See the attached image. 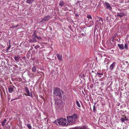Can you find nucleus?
<instances>
[{
  "instance_id": "f257e3e1",
  "label": "nucleus",
  "mask_w": 129,
  "mask_h": 129,
  "mask_svg": "<svg viewBox=\"0 0 129 129\" xmlns=\"http://www.w3.org/2000/svg\"><path fill=\"white\" fill-rule=\"evenodd\" d=\"M77 117L78 116L76 114H74L72 116H67V121L68 125L74 123L77 119Z\"/></svg>"
},
{
  "instance_id": "f03ea898",
  "label": "nucleus",
  "mask_w": 129,
  "mask_h": 129,
  "mask_svg": "<svg viewBox=\"0 0 129 129\" xmlns=\"http://www.w3.org/2000/svg\"><path fill=\"white\" fill-rule=\"evenodd\" d=\"M63 92L62 90H61L60 88L56 87L54 90L53 93L55 96H58L59 97L61 98L62 95L63 94Z\"/></svg>"
},
{
  "instance_id": "7ed1b4c3",
  "label": "nucleus",
  "mask_w": 129,
  "mask_h": 129,
  "mask_svg": "<svg viewBox=\"0 0 129 129\" xmlns=\"http://www.w3.org/2000/svg\"><path fill=\"white\" fill-rule=\"evenodd\" d=\"M56 122L59 125L62 126H64L68 125L67 120L65 119L62 118H59L56 120Z\"/></svg>"
},
{
  "instance_id": "20e7f679",
  "label": "nucleus",
  "mask_w": 129,
  "mask_h": 129,
  "mask_svg": "<svg viewBox=\"0 0 129 129\" xmlns=\"http://www.w3.org/2000/svg\"><path fill=\"white\" fill-rule=\"evenodd\" d=\"M51 18V16L49 15H47L45 16L42 20L41 22H45L50 19Z\"/></svg>"
},
{
  "instance_id": "39448f33",
  "label": "nucleus",
  "mask_w": 129,
  "mask_h": 129,
  "mask_svg": "<svg viewBox=\"0 0 129 129\" xmlns=\"http://www.w3.org/2000/svg\"><path fill=\"white\" fill-rule=\"evenodd\" d=\"M15 86L13 85H10L8 88L9 92L10 93H11L14 91V89Z\"/></svg>"
},
{
  "instance_id": "423d86ee",
  "label": "nucleus",
  "mask_w": 129,
  "mask_h": 129,
  "mask_svg": "<svg viewBox=\"0 0 129 129\" xmlns=\"http://www.w3.org/2000/svg\"><path fill=\"white\" fill-rule=\"evenodd\" d=\"M116 63L115 62H114L110 65V69L111 70H113L115 66Z\"/></svg>"
},
{
  "instance_id": "0eeeda50",
  "label": "nucleus",
  "mask_w": 129,
  "mask_h": 129,
  "mask_svg": "<svg viewBox=\"0 0 129 129\" xmlns=\"http://www.w3.org/2000/svg\"><path fill=\"white\" fill-rule=\"evenodd\" d=\"M105 3L107 8L110 10H111L112 9V8L110 6V4L107 2H106Z\"/></svg>"
},
{
  "instance_id": "6e6552de",
  "label": "nucleus",
  "mask_w": 129,
  "mask_h": 129,
  "mask_svg": "<svg viewBox=\"0 0 129 129\" xmlns=\"http://www.w3.org/2000/svg\"><path fill=\"white\" fill-rule=\"evenodd\" d=\"M58 59L60 61H61L62 60V57L61 55H60L59 54H56Z\"/></svg>"
},
{
  "instance_id": "1a4fd4ad",
  "label": "nucleus",
  "mask_w": 129,
  "mask_h": 129,
  "mask_svg": "<svg viewBox=\"0 0 129 129\" xmlns=\"http://www.w3.org/2000/svg\"><path fill=\"white\" fill-rule=\"evenodd\" d=\"M7 121V120L6 119H5L4 120L1 122V124L3 126H4L5 124L6 123Z\"/></svg>"
},
{
  "instance_id": "9d476101",
  "label": "nucleus",
  "mask_w": 129,
  "mask_h": 129,
  "mask_svg": "<svg viewBox=\"0 0 129 129\" xmlns=\"http://www.w3.org/2000/svg\"><path fill=\"white\" fill-rule=\"evenodd\" d=\"M117 15L118 16L122 17L124 16V14L123 13H117Z\"/></svg>"
},
{
  "instance_id": "9b49d317",
  "label": "nucleus",
  "mask_w": 129,
  "mask_h": 129,
  "mask_svg": "<svg viewBox=\"0 0 129 129\" xmlns=\"http://www.w3.org/2000/svg\"><path fill=\"white\" fill-rule=\"evenodd\" d=\"M24 89L25 90L26 92V93L27 94V95L28 96H29L30 92L28 88L27 87H26Z\"/></svg>"
},
{
  "instance_id": "f8f14e48",
  "label": "nucleus",
  "mask_w": 129,
  "mask_h": 129,
  "mask_svg": "<svg viewBox=\"0 0 129 129\" xmlns=\"http://www.w3.org/2000/svg\"><path fill=\"white\" fill-rule=\"evenodd\" d=\"M118 46L120 49H124L123 45L122 44H118Z\"/></svg>"
},
{
  "instance_id": "ddd939ff",
  "label": "nucleus",
  "mask_w": 129,
  "mask_h": 129,
  "mask_svg": "<svg viewBox=\"0 0 129 129\" xmlns=\"http://www.w3.org/2000/svg\"><path fill=\"white\" fill-rule=\"evenodd\" d=\"M20 57L19 56H15L14 57L15 60L17 62H18L19 61V59L20 58Z\"/></svg>"
},
{
  "instance_id": "4468645a",
  "label": "nucleus",
  "mask_w": 129,
  "mask_h": 129,
  "mask_svg": "<svg viewBox=\"0 0 129 129\" xmlns=\"http://www.w3.org/2000/svg\"><path fill=\"white\" fill-rule=\"evenodd\" d=\"M73 129H89L87 128L85 126H83L81 128H78L77 127H75L74 128H73Z\"/></svg>"
},
{
  "instance_id": "2eb2a0df",
  "label": "nucleus",
  "mask_w": 129,
  "mask_h": 129,
  "mask_svg": "<svg viewBox=\"0 0 129 129\" xmlns=\"http://www.w3.org/2000/svg\"><path fill=\"white\" fill-rule=\"evenodd\" d=\"M32 71L33 72H35L36 70V67L35 66H34L32 69Z\"/></svg>"
},
{
  "instance_id": "dca6fc26",
  "label": "nucleus",
  "mask_w": 129,
  "mask_h": 129,
  "mask_svg": "<svg viewBox=\"0 0 129 129\" xmlns=\"http://www.w3.org/2000/svg\"><path fill=\"white\" fill-rule=\"evenodd\" d=\"M34 0H27L26 2L28 4H31L33 2Z\"/></svg>"
},
{
  "instance_id": "f3484780",
  "label": "nucleus",
  "mask_w": 129,
  "mask_h": 129,
  "mask_svg": "<svg viewBox=\"0 0 129 129\" xmlns=\"http://www.w3.org/2000/svg\"><path fill=\"white\" fill-rule=\"evenodd\" d=\"M64 2L63 1H61L60 2L59 4V5L61 6L62 7L64 4Z\"/></svg>"
},
{
  "instance_id": "a211bd4d",
  "label": "nucleus",
  "mask_w": 129,
  "mask_h": 129,
  "mask_svg": "<svg viewBox=\"0 0 129 129\" xmlns=\"http://www.w3.org/2000/svg\"><path fill=\"white\" fill-rule=\"evenodd\" d=\"M128 119L125 117L124 118H122L121 119V120L122 122H124V121H127Z\"/></svg>"
},
{
  "instance_id": "6ab92c4d",
  "label": "nucleus",
  "mask_w": 129,
  "mask_h": 129,
  "mask_svg": "<svg viewBox=\"0 0 129 129\" xmlns=\"http://www.w3.org/2000/svg\"><path fill=\"white\" fill-rule=\"evenodd\" d=\"M60 101L61 102V101L60 100H56V101H55V104H57V105H59Z\"/></svg>"
},
{
  "instance_id": "aec40b11",
  "label": "nucleus",
  "mask_w": 129,
  "mask_h": 129,
  "mask_svg": "<svg viewBox=\"0 0 129 129\" xmlns=\"http://www.w3.org/2000/svg\"><path fill=\"white\" fill-rule=\"evenodd\" d=\"M58 69L57 68H56L55 70L54 71V72H55V73L54 74H55L56 75L58 74Z\"/></svg>"
},
{
  "instance_id": "412c9836",
  "label": "nucleus",
  "mask_w": 129,
  "mask_h": 129,
  "mask_svg": "<svg viewBox=\"0 0 129 129\" xmlns=\"http://www.w3.org/2000/svg\"><path fill=\"white\" fill-rule=\"evenodd\" d=\"M76 104L77 105L78 107H79V108H80L81 107V106H80L78 101H76Z\"/></svg>"
},
{
  "instance_id": "4be33fe9",
  "label": "nucleus",
  "mask_w": 129,
  "mask_h": 129,
  "mask_svg": "<svg viewBox=\"0 0 129 129\" xmlns=\"http://www.w3.org/2000/svg\"><path fill=\"white\" fill-rule=\"evenodd\" d=\"M40 45L42 46V47H41V48H42L43 47H44V45L45 44V43H40Z\"/></svg>"
},
{
  "instance_id": "5701e85b",
  "label": "nucleus",
  "mask_w": 129,
  "mask_h": 129,
  "mask_svg": "<svg viewBox=\"0 0 129 129\" xmlns=\"http://www.w3.org/2000/svg\"><path fill=\"white\" fill-rule=\"evenodd\" d=\"M87 18L88 19H92V17H91V15H90V14H89V15H87Z\"/></svg>"
},
{
  "instance_id": "b1692460",
  "label": "nucleus",
  "mask_w": 129,
  "mask_h": 129,
  "mask_svg": "<svg viewBox=\"0 0 129 129\" xmlns=\"http://www.w3.org/2000/svg\"><path fill=\"white\" fill-rule=\"evenodd\" d=\"M27 127L29 129H31V125H30V124H27Z\"/></svg>"
},
{
  "instance_id": "393cba45",
  "label": "nucleus",
  "mask_w": 129,
  "mask_h": 129,
  "mask_svg": "<svg viewBox=\"0 0 129 129\" xmlns=\"http://www.w3.org/2000/svg\"><path fill=\"white\" fill-rule=\"evenodd\" d=\"M40 46L38 45H36L34 47V48L36 49H37L38 48H40Z\"/></svg>"
},
{
  "instance_id": "a878e982",
  "label": "nucleus",
  "mask_w": 129,
  "mask_h": 129,
  "mask_svg": "<svg viewBox=\"0 0 129 129\" xmlns=\"http://www.w3.org/2000/svg\"><path fill=\"white\" fill-rule=\"evenodd\" d=\"M97 74L99 75H103V73H98V72H97ZM99 77H101V76H99Z\"/></svg>"
},
{
  "instance_id": "bb28decb",
  "label": "nucleus",
  "mask_w": 129,
  "mask_h": 129,
  "mask_svg": "<svg viewBox=\"0 0 129 129\" xmlns=\"http://www.w3.org/2000/svg\"><path fill=\"white\" fill-rule=\"evenodd\" d=\"M11 45H10L8 47L7 49L6 50V52H8V51L11 48Z\"/></svg>"
},
{
  "instance_id": "cd10ccee",
  "label": "nucleus",
  "mask_w": 129,
  "mask_h": 129,
  "mask_svg": "<svg viewBox=\"0 0 129 129\" xmlns=\"http://www.w3.org/2000/svg\"><path fill=\"white\" fill-rule=\"evenodd\" d=\"M124 48L126 50L128 49V45L126 44H125L124 46Z\"/></svg>"
},
{
  "instance_id": "c85d7f7f",
  "label": "nucleus",
  "mask_w": 129,
  "mask_h": 129,
  "mask_svg": "<svg viewBox=\"0 0 129 129\" xmlns=\"http://www.w3.org/2000/svg\"><path fill=\"white\" fill-rule=\"evenodd\" d=\"M32 36H33L36 38H37V36L36 35L35 32H34L33 33V34Z\"/></svg>"
},
{
  "instance_id": "c756f323",
  "label": "nucleus",
  "mask_w": 129,
  "mask_h": 129,
  "mask_svg": "<svg viewBox=\"0 0 129 129\" xmlns=\"http://www.w3.org/2000/svg\"><path fill=\"white\" fill-rule=\"evenodd\" d=\"M99 20H98L99 21H101L102 22H103V18H102L99 17Z\"/></svg>"
},
{
  "instance_id": "7c9ffc66",
  "label": "nucleus",
  "mask_w": 129,
  "mask_h": 129,
  "mask_svg": "<svg viewBox=\"0 0 129 129\" xmlns=\"http://www.w3.org/2000/svg\"><path fill=\"white\" fill-rule=\"evenodd\" d=\"M36 38L39 40L41 39H42V38L39 36H37Z\"/></svg>"
},
{
  "instance_id": "2f4dec72",
  "label": "nucleus",
  "mask_w": 129,
  "mask_h": 129,
  "mask_svg": "<svg viewBox=\"0 0 129 129\" xmlns=\"http://www.w3.org/2000/svg\"><path fill=\"white\" fill-rule=\"evenodd\" d=\"M33 40L34 42H37V40L36 39L34 38L33 39Z\"/></svg>"
},
{
  "instance_id": "473e14b6",
  "label": "nucleus",
  "mask_w": 129,
  "mask_h": 129,
  "mask_svg": "<svg viewBox=\"0 0 129 129\" xmlns=\"http://www.w3.org/2000/svg\"><path fill=\"white\" fill-rule=\"evenodd\" d=\"M95 110H96L95 107V105H94L93 106V111H94L95 112Z\"/></svg>"
},
{
  "instance_id": "72a5a7b5",
  "label": "nucleus",
  "mask_w": 129,
  "mask_h": 129,
  "mask_svg": "<svg viewBox=\"0 0 129 129\" xmlns=\"http://www.w3.org/2000/svg\"><path fill=\"white\" fill-rule=\"evenodd\" d=\"M86 34V33H85V34L82 33L81 34V35H82V36L83 37L85 36Z\"/></svg>"
},
{
  "instance_id": "f704fd0d",
  "label": "nucleus",
  "mask_w": 129,
  "mask_h": 129,
  "mask_svg": "<svg viewBox=\"0 0 129 129\" xmlns=\"http://www.w3.org/2000/svg\"><path fill=\"white\" fill-rule=\"evenodd\" d=\"M22 59L23 60H25L26 59V57L25 56H24L22 57Z\"/></svg>"
},
{
  "instance_id": "c9c22d12",
  "label": "nucleus",
  "mask_w": 129,
  "mask_h": 129,
  "mask_svg": "<svg viewBox=\"0 0 129 129\" xmlns=\"http://www.w3.org/2000/svg\"><path fill=\"white\" fill-rule=\"evenodd\" d=\"M29 42L30 43H33L34 42L33 41H32L31 40H30V41H29Z\"/></svg>"
},
{
  "instance_id": "e433bc0d",
  "label": "nucleus",
  "mask_w": 129,
  "mask_h": 129,
  "mask_svg": "<svg viewBox=\"0 0 129 129\" xmlns=\"http://www.w3.org/2000/svg\"><path fill=\"white\" fill-rule=\"evenodd\" d=\"M90 24V25H92L93 24V21H92L91 22Z\"/></svg>"
},
{
  "instance_id": "4c0bfd02",
  "label": "nucleus",
  "mask_w": 129,
  "mask_h": 129,
  "mask_svg": "<svg viewBox=\"0 0 129 129\" xmlns=\"http://www.w3.org/2000/svg\"><path fill=\"white\" fill-rule=\"evenodd\" d=\"M16 99H17L16 98V99H13L12 100V101H13L14 100H16Z\"/></svg>"
},
{
  "instance_id": "58836bf2",
  "label": "nucleus",
  "mask_w": 129,
  "mask_h": 129,
  "mask_svg": "<svg viewBox=\"0 0 129 129\" xmlns=\"http://www.w3.org/2000/svg\"><path fill=\"white\" fill-rule=\"evenodd\" d=\"M18 26V25H16V26H14V28L17 27Z\"/></svg>"
},
{
  "instance_id": "ea45409f",
  "label": "nucleus",
  "mask_w": 129,
  "mask_h": 129,
  "mask_svg": "<svg viewBox=\"0 0 129 129\" xmlns=\"http://www.w3.org/2000/svg\"><path fill=\"white\" fill-rule=\"evenodd\" d=\"M30 96L31 97H32V95L31 94H30V95L29 96Z\"/></svg>"
},
{
  "instance_id": "a19ab883",
  "label": "nucleus",
  "mask_w": 129,
  "mask_h": 129,
  "mask_svg": "<svg viewBox=\"0 0 129 129\" xmlns=\"http://www.w3.org/2000/svg\"><path fill=\"white\" fill-rule=\"evenodd\" d=\"M24 95H25L26 96H27L28 95H27V93L26 94V93H24Z\"/></svg>"
},
{
  "instance_id": "79ce46f5",
  "label": "nucleus",
  "mask_w": 129,
  "mask_h": 129,
  "mask_svg": "<svg viewBox=\"0 0 129 129\" xmlns=\"http://www.w3.org/2000/svg\"><path fill=\"white\" fill-rule=\"evenodd\" d=\"M112 41L113 42L114 41V38L112 39Z\"/></svg>"
},
{
  "instance_id": "37998d69",
  "label": "nucleus",
  "mask_w": 129,
  "mask_h": 129,
  "mask_svg": "<svg viewBox=\"0 0 129 129\" xmlns=\"http://www.w3.org/2000/svg\"><path fill=\"white\" fill-rule=\"evenodd\" d=\"M126 62L127 63H128V62L127 61H126Z\"/></svg>"
},
{
  "instance_id": "c03bdc74",
  "label": "nucleus",
  "mask_w": 129,
  "mask_h": 129,
  "mask_svg": "<svg viewBox=\"0 0 129 129\" xmlns=\"http://www.w3.org/2000/svg\"><path fill=\"white\" fill-rule=\"evenodd\" d=\"M94 72V71H92V72Z\"/></svg>"
},
{
  "instance_id": "a18cd8bd",
  "label": "nucleus",
  "mask_w": 129,
  "mask_h": 129,
  "mask_svg": "<svg viewBox=\"0 0 129 129\" xmlns=\"http://www.w3.org/2000/svg\"><path fill=\"white\" fill-rule=\"evenodd\" d=\"M8 122L7 123H6V124H8Z\"/></svg>"
},
{
  "instance_id": "49530a36",
  "label": "nucleus",
  "mask_w": 129,
  "mask_h": 129,
  "mask_svg": "<svg viewBox=\"0 0 129 129\" xmlns=\"http://www.w3.org/2000/svg\"><path fill=\"white\" fill-rule=\"evenodd\" d=\"M0 129H1V128H0Z\"/></svg>"
}]
</instances>
